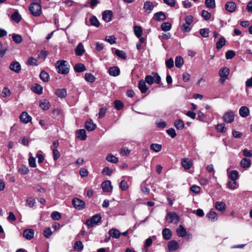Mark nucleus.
<instances>
[{
    "instance_id": "obj_1",
    "label": "nucleus",
    "mask_w": 252,
    "mask_h": 252,
    "mask_svg": "<svg viewBox=\"0 0 252 252\" xmlns=\"http://www.w3.org/2000/svg\"><path fill=\"white\" fill-rule=\"evenodd\" d=\"M41 0H33L29 6L30 13L35 17L39 16L42 12Z\"/></svg>"
},
{
    "instance_id": "obj_2",
    "label": "nucleus",
    "mask_w": 252,
    "mask_h": 252,
    "mask_svg": "<svg viewBox=\"0 0 252 252\" xmlns=\"http://www.w3.org/2000/svg\"><path fill=\"white\" fill-rule=\"evenodd\" d=\"M102 218L99 214L93 216L90 219L87 220L85 224L88 229L91 228L95 225H98L101 221Z\"/></svg>"
},
{
    "instance_id": "obj_3",
    "label": "nucleus",
    "mask_w": 252,
    "mask_h": 252,
    "mask_svg": "<svg viewBox=\"0 0 252 252\" xmlns=\"http://www.w3.org/2000/svg\"><path fill=\"white\" fill-rule=\"evenodd\" d=\"M56 67L57 72L63 74L68 73L69 70V68L67 64V62L64 60L58 61L56 64Z\"/></svg>"
},
{
    "instance_id": "obj_4",
    "label": "nucleus",
    "mask_w": 252,
    "mask_h": 252,
    "mask_svg": "<svg viewBox=\"0 0 252 252\" xmlns=\"http://www.w3.org/2000/svg\"><path fill=\"white\" fill-rule=\"evenodd\" d=\"M153 76L147 75L145 78V81L150 85H152L155 83L157 84H160L161 82V77L157 72H153L152 73Z\"/></svg>"
},
{
    "instance_id": "obj_5",
    "label": "nucleus",
    "mask_w": 252,
    "mask_h": 252,
    "mask_svg": "<svg viewBox=\"0 0 252 252\" xmlns=\"http://www.w3.org/2000/svg\"><path fill=\"white\" fill-rule=\"evenodd\" d=\"M193 18L191 15L186 16L185 18V23H184L181 27V30L183 32H189L191 28L189 26L193 22Z\"/></svg>"
},
{
    "instance_id": "obj_6",
    "label": "nucleus",
    "mask_w": 252,
    "mask_h": 252,
    "mask_svg": "<svg viewBox=\"0 0 252 252\" xmlns=\"http://www.w3.org/2000/svg\"><path fill=\"white\" fill-rule=\"evenodd\" d=\"M234 112L232 110H229L223 114L222 119L226 123H231L234 121Z\"/></svg>"
},
{
    "instance_id": "obj_7",
    "label": "nucleus",
    "mask_w": 252,
    "mask_h": 252,
    "mask_svg": "<svg viewBox=\"0 0 252 252\" xmlns=\"http://www.w3.org/2000/svg\"><path fill=\"white\" fill-rule=\"evenodd\" d=\"M166 219H170L169 223L177 224L180 221V218L174 212H170L167 214Z\"/></svg>"
},
{
    "instance_id": "obj_8",
    "label": "nucleus",
    "mask_w": 252,
    "mask_h": 252,
    "mask_svg": "<svg viewBox=\"0 0 252 252\" xmlns=\"http://www.w3.org/2000/svg\"><path fill=\"white\" fill-rule=\"evenodd\" d=\"M101 186L103 192H110L113 190V187L111 185V181L109 180L103 182L101 183Z\"/></svg>"
},
{
    "instance_id": "obj_9",
    "label": "nucleus",
    "mask_w": 252,
    "mask_h": 252,
    "mask_svg": "<svg viewBox=\"0 0 252 252\" xmlns=\"http://www.w3.org/2000/svg\"><path fill=\"white\" fill-rule=\"evenodd\" d=\"M179 244L176 240H171L168 242L167 247L169 252H173L179 248Z\"/></svg>"
},
{
    "instance_id": "obj_10",
    "label": "nucleus",
    "mask_w": 252,
    "mask_h": 252,
    "mask_svg": "<svg viewBox=\"0 0 252 252\" xmlns=\"http://www.w3.org/2000/svg\"><path fill=\"white\" fill-rule=\"evenodd\" d=\"M181 164L185 169L188 170L191 168L193 163L191 159L187 158H183L181 160Z\"/></svg>"
},
{
    "instance_id": "obj_11",
    "label": "nucleus",
    "mask_w": 252,
    "mask_h": 252,
    "mask_svg": "<svg viewBox=\"0 0 252 252\" xmlns=\"http://www.w3.org/2000/svg\"><path fill=\"white\" fill-rule=\"evenodd\" d=\"M102 19L106 22H109L112 20L113 12L111 10H106L102 12Z\"/></svg>"
},
{
    "instance_id": "obj_12",
    "label": "nucleus",
    "mask_w": 252,
    "mask_h": 252,
    "mask_svg": "<svg viewBox=\"0 0 252 252\" xmlns=\"http://www.w3.org/2000/svg\"><path fill=\"white\" fill-rule=\"evenodd\" d=\"M85 127L88 131H92L96 128V125L92 119H89L85 122Z\"/></svg>"
},
{
    "instance_id": "obj_13",
    "label": "nucleus",
    "mask_w": 252,
    "mask_h": 252,
    "mask_svg": "<svg viewBox=\"0 0 252 252\" xmlns=\"http://www.w3.org/2000/svg\"><path fill=\"white\" fill-rule=\"evenodd\" d=\"M34 231L32 229H26L23 231V236L27 240H31L33 238Z\"/></svg>"
},
{
    "instance_id": "obj_14",
    "label": "nucleus",
    "mask_w": 252,
    "mask_h": 252,
    "mask_svg": "<svg viewBox=\"0 0 252 252\" xmlns=\"http://www.w3.org/2000/svg\"><path fill=\"white\" fill-rule=\"evenodd\" d=\"M9 68L11 70L16 73H19L21 71V66L19 62H12L10 64Z\"/></svg>"
},
{
    "instance_id": "obj_15",
    "label": "nucleus",
    "mask_w": 252,
    "mask_h": 252,
    "mask_svg": "<svg viewBox=\"0 0 252 252\" xmlns=\"http://www.w3.org/2000/svg\"><path fill=\"white\" fill-rule=\"evenodd\" d=\"M146 82L142 79L140 80L138 82V88L142 94L146 93L149 89V87L146 85Z\"/></svg>"
},
{
    "instance_id": "obj_16",
    "label": "nucleus",
    "mask_w": 252,
    "mask_h": 252,
    "mask_svg": "<svg viewBox=\"0 0 252 252\" xmlns=\"http://www.w3.org/2000/svg\"><path fill=\"white\" fill-rule=\"evenodd\" d=\"M108 73L110 76L116 77L120 74L121 71L118 66H112L109 68Z\"/></svg>"
},
{
    "instance_id": "obj_17",
    "label": "nucleus",
    "mask_w": 252,
    "mask_h": 252,
    "mask_svg": "<svg viewBox=\"0 0 252 252\" xmlns=\"http://www.w3.org/2000/svg\"><path fill=\"white\" fill-rule=\"evenodd\" d=\"M20 121L25 124H27L32 120V117L26 112H23L20 116Z\"/></svg>"
},
{
    "instance_id": "obj_18",
    "label": "nucleus",
    "mask_w": 252,
    "mask_h": 252,
    "mask_svg": "<svg viewBox=\"0 0 252 252\" xmlns=\"http://www.w3.org/2000/svg\"><path fill=\"white\" fill-rule=\"evenodd\" d=\"M153 18L157 21H163L166 19V16L163 12L159 11L154 15Z\"/></svg>"
},
{
    "instance_id": "obj_19",
    "label": "nucleus",
    "mask_w": 252,
    "mask_h": 252,
    "mask_svg": "<svg viewBox=\"0 0 252 252\" xmlns=\"http://www.w3.org/2000/svg\"><path fill=\"white\" fill-rule=\"evenodd\" d=\"M230 73V70L227 67H221L219 72V74L220 77L228 78Z\"/></svg>"
},
{
    "instance_id": "obj_20",
    "label": "nucleus",
    "mask_w": 252,
    "mask_h": 252,
    "mask_svg": "<svg viewBox=\"0 0 252 252\" xmlns=\"http://www.w3.org/2000/svg\"><path fill=\"white\" fill-rule=\"evenodd\" d=\"M162 234L164 240H168L171 238L172 233L169 228H164L162 229Z\"/></svg>"
},
{
    "instance_id": "obj_21",
    "label": "nucleus",
    "mask_w": 252,
    "mask_h": 252,
    "mask_svg": "<svg viewBox=\"0 0 252 252\" xmlns=\"http://www.w3.org/2000/svg\"><path fill=\"white\" fill-rule=\"evenodd\" d=\"M236 5L232 1L227 2L225 4V9L229 12H233L235 10Z\"/></svg>"
},
{
    "instance_id": "obj_22",
    "label": "nucleus",
    "mask_w": 252,
    "mask_h": 252,
    "mask_svg": "<svg viewBox=\"0 0 252 252\" xmlns=\"http://www.w3.org/2000/svg\"><path fill=\"white\" fill-rule=\"evenodd\" d=\"M109 234L110 236L114 238L118 239L121 236V232L120 231L115 228H112L109 230Z\"/></svg>"
},
{
    "instance_id": "obj_23",
    "label": "nucleus",
    "mask_w": 252,
    "mask_h": 252,
    "mask_svg": "<svg viewBox=\"0 0 252 252\" xmlns=\"http://www.w3.org/2000/svg\"><path fill=\"white\" fill-rule=\"evenodd\" d=\"M250 110L247 106H242L239 109V114L243 118H246L249 115Z\"/></svg>"
},
{
    "instance_id": "obj_24",
    "label": "nucleus",
    "mask_w": 252,
    "mask_h": 252,
    "mask_svg": "<svg viewBox=\"0 0 252 252\" xmlns=\"http://www.w3.org/2000/svg\"><path fill=\"white\" fill-rule=\"evenodd\" d=\"M154 7L153 3L150 1H147L144 3V9L148 13H150Z\"/></svg>"
},
{
    "instance_id": "obj_25",
    "label": "nucleus",
    "mask_w": 252,
    "mask_h": 252,
    "mask_svg": "<svg viewBox=\"0 0 252 252\" xmlns=\"http://www.w3.org/2000/svg\"><path fill=\"white\" fill-rule=\"evenodd\" d=\"M226 207V205L223 202L217 201L215 203V208L218 211L223 212L225 210Z\"/></svg>"
},
{
    "instance_id": "obj_26",
    "label": "nucleus",
    "mask_w": 252,
    "mask_h": 252,
    "mask_svg": "<svg viewBox=\"0 0 252 252\" xmlns=\"http://www.w3.org/2000/svg\"><path fill=\"white\" fill-rule=\"evenodd\" d=\"M177 234L179 237H184L187 234L186 229L182 225H180L176 230Z\"/></svg>"
},
{
    "instance_id": "obj_27",
    "label": "nucleus",
    "mask_w": 252,
    "mask_h": 252,
    "mask_svg": "<svg viewBox=\"0 0 252 252\" xmlns=\"http://www.w3.org/2000/svg\"><path fill=\"white\" fill-rule=\"evenodd\" d=\"M241 166L243 168H248L251 165V161L247 158H243L240 162Z\"/></svg>"
},
{
    "instance_id": "obj_28",
    "label": "nucleus",
    "mask_w": 252,
    "mask_h": 252,
    "mask_svg": "<svg viewBox=\"0 0 252 252\" xmlns=\"http://www.w3.org/2000/svg\"><path fill=\"white\" fill-rule=\"evenodd\" d=\"M56 95L60 98H64L66 96V90L65 89H58L55 92Z\"/></svg>"
},
{
    "instance_id": "obj_29",
    "label": "nucleus",
    "mask_w": 252,
    "mask_h": 252,
    "mask_svg": "<svg viewBox=\"0 0 252 252\" xmlns=\"http://www.w3.org/2000/svg\"><path fill=\"white\" fill-rule=\"evenodd\" d=\"M134 32L135 35V36L138 37L140 38L142 35L143 30L142 28L140 26H134Z\"/></svg>"
},
{
    "instance_id": "obj_30",
    "label": "nucleus",
    "mask_w": 252,
    "mask_h": 252,
    "mask_svg": "<svg viewBox=\"0 0 252 252\" xmlns=\"http://www.w3.org/2000/svg\"><path fill=\"white\" fill-rule=\"evenodd\" d=\"M89 21L91 26L95 27H98L100 26V23L95 16H92L90 18Z\"/></svg>"
},
{
    "instance_id": "obj_31",
    "label": "nucleus",
    "mask_w": 252,
    "mask_h": 252,
    "mask_svg": "<svg viewBox=\"0 0 252 252\" xmlns=\"http://www.w3.org/2000/svg\"><path fill=\"white\" fill-rule=\"evenodd\" d=\"M174 126L177 129L182 130L184 128L185 124L181 119H178L175 121Z\"/></svg>"
},
{
    "instance_id": "obj_32",
    "label": "nucleus",
    "mask_w": 252,
    "mask_h": 252,
    "mask_svg": "<svg viewBox=\"0 0 252 252\" xmlns=\"http://www.w3.org/2000/svg\"><path fill=\"white\" fill-rule=\"evenodd\" d=\"M40 78L43 82H48L50 78L49 74L44 70H42L40 73Z\"/></svg>"
},
{
    "instance_id": "obj_33",
    "label": "nucleus",
    "mask_w": 252,
    "mask_h": 252,
    "mask_svg": "<svg viewBox=\"0 0 252 252\" xmlns=\"http://www.w3.org/2000/svg\"><path fill=\"white\" fill-rule=\"evenodd\" d=\"M226 40L224 37H221L216 43V48L220 49L225 44Z\"/></svg>"
},
{
    "instance_id": "obj_34",
    "label": "nucleus",
    "mask_w": 252,
    "mask_h": 252,
    "mask_svg": "<svg viewBox=\"0 0 252 252\" xmlns=\"http://www.w3.org/2000/svg\"><path fill=\"white\" fill-rule=\"evenodd\" d=\"M175 66L177 68H181L184 64V60L181 56H177L175 60Z\"/></svg>"
},
{
    "instance_id": "obj_35",
    "label": "nucleus",
    "mask_w": 252,
    "mask_h": 252,
    "mask_svg": "<svg viewBox=\"0 0 252 252\" xmlns=\"http://www.w3.org/2000/svg\"><path fill=\"white\" fill-rule=\"evenodd\" d=\"M32 90L34 93L38 94H40L42 93L43 88L41 86L37 84H35L32 87Z\"/></svg>"
},
{
    "instance_id": "obj_36",
    "label": "nucleus",
    "mask_w": 252,
    "mask_h": 252,
    "mask_svg": "<svg viewBox=\"0 0 252 252\" xmlns=\"http://www.w3.org/2000/svg\"><path fill=\"white\" fill-rule=\"evenodd\" d=\"M206 217L212 221H215L218 219L217 214L213 211L209 212L206 215Z\"/></svg>"
},
{
    "instance_id": "obj_37",
    "label": "nucleus",
    "mask_w": 252,
    "mask_h": 252,
    "mask_svg": "<svg viewBox=\"0 0 252 252\" xmlns=\"http://www.w3.org/2000/svg\"><path fill=\"white\" fill-rule=\"evenodd\" d=\"M106 159L108 161L113 163H116L119 161L118 158L111 154H109L107 156Z\"/></svg>"
},
{
    "instance_id": "obj_38",
    "label": "nucleus",
    "mask_w": 252,
    "mask_h": 252,
    "mask_svg": "<svg viewBox=\"0 0 252 252\" xmlns=\"http://www.w3.org/2000/svg\"><path fill=\"white\" fill-rule=\"evenodd\" d=\"M238 176L239 173L237 170H232L230 172L228 177L231 181H235L238 179Z\"/></svg>"
},
{
    "instance_id": "obj_39",
    "label": "nucleus",
    "mask_w": 252,
    "mask_h": 252,
    "mask_svg": "<svg viewBox=\"0 0 252 252\" xmlns=\"http://www.w3.org/2000/svg\"><path fill=\"white\" fill-rule=\"evenodd\" d=\"M113 104L114 107L118 110H122L124 107L123 102L119 100H115L113 102Z\"/></svg>"
},
{
    "instance_id": "obj_40",
    "label": "nucleus",
    "mask_w": 252,
    "mask_h": 252,
    "mask_svg": "<svg viewBox=\"0 0 252 252\" xmlns=\"http://www.w3.org/2000/svg\"><path fill=\"white\" fill-rule=\"evenodd\" d=\"M115 54L116 56H117L120 58H121L123 60H126L127 58V56L126 53L123 50H120L119 49H117L115 51Z\"/></svg>"
},
{
    "instance_id": "obj_41",
    "label": "nucleus",
    "mask_w": 252,
    "mask_h": 252,
    "mask_svg": "<svg viewBox=\"0 0 252 252\" xmlns=\"http://www.w3.org/2000/svg\"><path fill=\"white\" fill-rule=\"evenodd\" d=\"M39 107L44 110L48 109L50 107V104L49 101L45 99L43 100L40 102L39 104Z\"/></svg>"
},
{
    "instance_id": "obj_42",
    "label": "nucleus",
    "mask_w": 252,
    "mask_h": 252,
    "mask_svg": "<svg viewBox=\"0 0 252 252\" xmlns=\"http://www.w3.org/2000/svg\"><path fill=\"white\" fill-rule=\"evenodd\" d=\"M161 29L164 32L169 31L171 29V24L169 22H164L161 25Z\"/></svg>"
},
{
    "instance_id": "obj_43",
    "label": "nucleus",
    "mask_w": 252,
    "mask_h": 252,
    "mask_svg": "<svg viewBox=\"0 0 252 252\" xmlns=\"http://www.w3.org/2000/svg\"><path fill=\"white\" fill-rule=\"evenodd\" d=\"M85 80L89 82L93 83L95 81V78L91 73H86L85 75Z\"/></svg>"
},
{
    "instance_id": "obj_44",
    "label": "nucleus",
    "mask_w": 252,
    "mask_h": 252,
    "mask_svg": "<svg viewBox=\"0 0 252 252\" xmlns=\"http://www.w3.org/2000/svg\"><path fill=\"white\" fill-rule=\"evenodd\" d=\"M36 203L35 199L32 197H29L26 200V205L32 208Z\"/></svg>"
},
{
    "instance_id": "obj_45",
    "label": "nucleus",
    "mask_w": 252,
    "mask_h": 252,
    "mask_svg": "<svg viewBox=\"0 0 252 252\" xmlns=\"http://www.w3.org/2000/svg\"><path fill=\"white\" fill-rule=\"evenodd\" d=\"M162 146L160 144L153 143L150 145V149L155 152H158L161 151Z\"/></svg>"
},
{
    "instance_id": "obj_46",
    "label": "nucleus",
    "mask_w": 252,
    "mask_h": 252,
    "mask_svg": "<svg viewBox=\"0 0 252 252\" xmlns=\"http://www.w3.org/2000/svg\"><path fill=\"white\" fill-rule=\"evenodd\" d=\"M27 64L30 66H37L38 65L37 59L31 57L27 61Z\"/></svg>"
},
{
    "instance_id": "obj_47",
    "label": "nucleus",
    "mask_w": 252,
    "mask_h": 252,
    "mask_svg": "<svg viewBox=\"0 0 252 252\" xmlns=\"http://www.w3.org/2000/svg\"><path fill=\"white\" fill-rule=\"evenodd\" d=\"M205 4L207 8H214L216 7L215 0H205Z\"/></svg>"
},
{
    "instance_id": "obj_48",
    "label": "nucleus",
    "mask_w": 252,
    "mask_h": 252,
    "mask_svg": "<svg viewBox=\"0 0 252 252\" xmlns=\"http://www.w3.org/2000/svg\"><path fill=\"white\" fill-rule=\"evenodd\" d=\"M216 128L217 131L220 133H224L226 131V127L224 124H220L216 126Z\"/></svg>"
},
{
    "instance_id": "obj_49",
    "label": "nucleus",
    "mask_w": 252,
    "mask_h": 252,
    "mask_svg": "<svg viewBox=\"0 0 252 252\" xmlns=\"http://www.w3.org/2000/svg\"><path fill=\"white\" fill-rule=\"evenodd\" d=\"M107 110V108L105 107L100 108L99 109V113L96 115V116H98V118L101 119L103 118L105 115Z\"/></svg>"
},
{
    "instance_id": "obj_50",
    "label": "nucleus",
    "mask_w": 252,
    "mask_h": 252,
    "mask_svg": "<svg viewBox=\"0 0 252 252\" xmlns=\"http://www.w3.org/2000/svg\"><path fill=\"white\" fill-rule=\"evenodd\" d=\"M201 16L205 20H208L211 18V13L209 12L208 11L202 10L201 13Z\"/></svg>"
},
{
    "instance_id": "obj_51",
    "label": "nucleus",
    "mask_w": 252,
    "mask_h": 252,
    "mask_svg": "<svg viewBox=\"0 0 252 252\" xmlns=\"http://www.w3.org/2000/svg\"><path fill=\"white\" fill-rule=\"evenodd\" d=\"M119 188L122 190H126L128 188L127 183L125 180H122L119 184Z\"/></svg>"
},
{
    "instance_id": "obj_52",
    "label": "nucleus",
    "mask_w": 252,
    "mask_h": 252,
    "mask_svg": "<svg viewBox=\"0 0 252 252\" xmlns=\"http://www.w3.org/2000/svg\"><path fill=\"white\" fill-rule=\"evenodd\" d=\"M200 34L203 37H208L209 36V33L210 30L209 29L204 28L200 30Z\"/></svg>"
},
{
    "instance_id": "obj_53",
    "label": "nucleus",
    "mask_w": 252,
    "mask_h": 252,
    "mask_svg": "<svg viewBox=\"0 0 252 252\" xmlns=\"http://www.w3.org/2000/svg\"><path fill=\"white\" fill-rule=\"evenodd\" d=\"M12 39L16 43H20L22 42V36L19 34H13Z\"/></svg>"
},
{
    "instance_id": "obj_54",
    "label": "nucleus",
    "mask_w": 252,
    "mask_h": 252,
    "mask_svg": "<svg viewBox=\"0 0 252 252\" xmlns=\"http://www.w3.org/2000/svg\"><path fill=\"white\" fill-rule=\"evenodd\" d=\"M11 94V92L10 90L7 88L4 87L1 92V95L3 97H6L10 96Z\"/></svg>"
},
{
    "instance_id": "obj_55",
    "label": "nucleus",
    "mask_w": 252,
    "mask_h": 252,
    "mask_svg": "<svg viewBox=\"0 0 252 252\" xmlns=\"http://www.w3.org/2000/svg\"><path fill=\"white\" fill-rule=\"evenodd\" d=\"M236 55L235 52L233 50H228L225 53V58L227 60L231 59Z\"/></svg>"
},
{
    "instance_id": "obj_56",
    "label": "nucleus",
    "mask_w": 252,
    "mask_h": 252,
    "mask_svg": "<svg viewBox=\"0 0 252 252\" xmlns=\"http://www.w3.org/2000/svg\"><path fill=\"white\" fill-rule=\"evenodd\" d=\"M29 170L27 166L22 165L19 169V172L23 175L27 174L29 173Z\"/></svg>"
},
{
    "instance_id": "obj_57",
    "label": "nucleus",
    "mask_w": 252,
    "mask_h": 252,
    "mask_svg": "<svg viewBox=\"0 0 252 252\" xmlns=\"http://www.w3.org/2000/svg\"><path fill=\"white\" fill-rule=\"evenodd\" d=\"M166 132L172 138H174L177 135L176 132L173 128H170L167 129Z\"/></svg>"
},
{
    "instance_id": "obj_58",
    "label": "nucleus",
    "mask_w": 252,
    "mask_h": 252,
    "mask_svg": "<svg viewBox=\"0 0 252 252\" xmlns=\"http://www.w3.org/2000/svg\"><path fill=\"white\" fill-rule=\"evenodd\" d=\"M11 18L13 20H14V21H15L17 23L19 22L21 19V16L18 12H16L14 13L12 15Z\"/></svg>"
},
{
    "instance_id": "obj_59",
    "label": "nucleus",
    "mask_w": 252,
    "mask_h": 252,
    "mask_svg": "<svg viewBox=\"0 0 252 252\" xmlns=\"http://www.w3.org/2000/svg\"><path fill=\"white\" fill-rule=\"evenodd\" d=\"M48 52L44 50L41 51L38 55V58L44 60L48 56Z\"/></svg>"
},
{
    "instance_id": "obj_60",
    "label": "nucleus",
    "mask_w": 252,
    "mask_h": 252,
    "mask_svg": "<svg viewBox=\"0 0 252 252\" xmlns=\"http://www.w3.org/2000/svg\"><path fill=\"white\" fill-rule=\"evenodd\" d=\"M116 38L114 35L106 36L105 40L107 41L110 44H113L116 43Z\"/></svg>"
},
{
    "instance_id": "obj_61",
    "label": "nucleus",
    "mask_w": 252,
    "mask_h": 252,
    "mask_svg": "<svg viewBox=\"0 0 252 252\" xmlns=\"http://www.w3.org/2000/svg\"><path fill=\"white\" fill-rule=\"evenodd\" d=\"M87 137L86 130L84 129H80V140H85Z\"/></svg>"
},
{
    "instance_id": "obj_62",
    "label": "nucleus",
    "mask_w": 252,
    "mask_h": 252,
    "mask_svg": "<svg viewBox=\"0 0 252 252\" xmlns=\"http://www.w3.org/2000/svg\"><path fill=\"white\" fill-rule=\"evenodd\" d=\"M206 119L205 115L201 111H198L197 112V119L199 121L204 122Z\"/></svg>"
},
{
    "instance_id": "obj_63",
    "label": "nucleus",
    "mask_w": 252,
    "mask_h": 252,
    "mask_svg": "<svg viewBox=\"0 0 252 252\" xmlns=\"http://www.w3.org/2000/svg\"><path fill=\"white\" fill-rule=\"evenodd\" d=\"M51 217L54 220H59L61 218V215L59 212L54 211L51 214Z\"/></svg>"
},
{
    "instance_id": "obj_64",
    "label": "nucleus",
    "mask_w": 252,
    "mask_h": 252,
    "mask_svg": "<svg viewBox=\"0 0 252 252\" xmlns=\"http://www.w3.org/2000/svg\"><path fill=\"white\" fill-rule=\"evenodd\" d=\"M190 190L192 192L198 193L200 192L201 188L199 186L193 185L190 188Z\"/></svg>"
}]
</instances>
